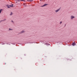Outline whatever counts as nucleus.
I'll list each match as a JSON object with an SVG mask.
<instances>
[{
    "label": "nucleus",
    "mask_w": 77,
    "mask_h": 77,
    "mask_svg": "<svg viewBox=\"0 0 77 77\" xmlns=\"http://www.w3.org/2000/svg\"><path fill=\"white\" fill-rule=\"evenodd\" d=\"M59 11H60V9H59L55 11V12L56 13H57V12H59Z\"/></svg>",
    "instance_id": "nucleus-1"
},
{
    "label": "nucleus",
    "mask_w": 77,
    "mask_h": 77,
    "mask_svg": "<svg viewBox=\"0 0 77 77\" xmlns=\"http://www.w3.org/2000/svg\"><path fill=\"white\" fill-rule=\"evenodd\" d=\"M75 18V17L74 16H71L70 18L72 20V19H73V18Z\"/></svg>",
    "instance_id": "nucleus-2"
},
{
    "label": "nucleus",
    "mask_w": 77,
    "mask_h": 77,
    "mask_svg": "<svg viewBox=\"0 0 77 77\" xmlns=\"http://www.w3.org/2000/svg\"><path fill=\"white\" fill-rule=\"evenodd\" d=\"M14 4H12V5H9V6H10V7H11V8H13V7H14Z\"/></svg>",
    "instance_id": "nucleus-3"
},
{
    "label": "nucleus",
    "mask_w": 77,
    "mask_h": 77,
    "mask_svg": "<svg viewBox=\"0 0 77 77\" xmlns=\"http://www.w3.org/2000/svg\"><path fill=\"white\" fill-rule=\"evenodd\" d=\"M47 4H44L42 6V7H44V6H47Z\"/></svg>",
    "instance_id": "nucleus-4"
},
{
    "label": "nucleus",
    "mask_w": 77,
    "mask_h": 77,
    "mask_svg": "<svg viewBox=\"0 0 77 77\" xmlns=\"http://www.w3.org/2000/svg\"><path fill=\"white\" fill-rule=\"evenodd\" d=\"M72 45L73 46H74V45H75V43H73L72 44Z\"/></svg>",
    "instance_id": "nucleus-5"
},
{
    "label": "nucleus",
    "mask_w": 77,
    "mask_h": 77,
    "mask_svg": "<svg viewBox=\"0 0 77 77\" xmlns=\"http://www.w3.org/2000/svg\"><path fill=\"white\" fill-rule=\"evenodd\" d=\"M24 30H23L21 32H20V33H24Z\"/></svg>",
    "instance_id": "nucleus-6"
},
{
    "label": "nucleus",
    "mask_w": 77,
    "mask_h": 77,
    "mask_svg": "<svg viewBox=\"0 0 77 77\" xmlns=\"http://www.w3.org/2000/svg\"><path fill=\"white\" fill-rule=\"evenodd\" d=\"M3 10L2 9H1L0 10V14H1V13L2 12V11Z\"/></svg>",
    "instance_id": "nucleus-7"
},
{
    "label": "nucleus",
    "mask_w": 77,
    "mask_h": 77,
    "mask_svg": "<svg viewBox=\"0 0 77 77\" xmlns=\"http://www.w3.org/2000/svg\"><path fill=\"white\" fill-rule=\"evenodd\" d=\"M12 14H13V13H12V12H11L10 15H12Z\"/></svg>",
    "instance_id": "nucleus-8"
},
{
    "label": "nucleus",
    "mask_w": 77,
    "mask_h": 77,
    "mask_svg": "<svg viewBox=\"0 0 77 77\" xmlns=\"http://www.w3.org/2000/svg\"><path fill=\"white\" fill-rule=\"evenodd\" d=\"M9 30H12V29L9 28Z\"/></svg>",
    "instance_id": "nucleus-9"
},
{
    "label": "nucleus",
    "mask_w": 77,
    "mask_h": 77,
    "mask_svg": "<svg viewBox=\"0 0 77 77\" xmlns=\"http://www.w3.org/2000/svg\"><path fill=\"white\" fill-rule=\"evenodd\" d=\"M10 6H8V8H10V7H9Z\"/></svg>",
    "instance_id": "nucleus-10"
},
{
    "label": "nucleus",
    "mask_w": 77,
    "mask_h": 77,
    "mask_svg": "<svg viewBox=\"0 0 77 77\" xmlns=\"http://www.w3.org/2000/svg\"><path fill=\"white\" fill-rule=\"evenodd\" d=\"M62 23V21L60 22V24H61Z\"/></svg>",
    "instance_id": "nucleus-11"
},
{
    "label": "nucleus",
    "mask_w": 77,
    "mask_h": 77,
    "mask_svg": "<svg viewBox=\"0 0 77 77\" xmlns=\"http://www.w3.org/2000/svg\"><path fill=\"white\" fill-rule=\"evenodd\" d=\"M11 22H12V23H14V21H13V20H12Z\"/></svg>",
    "instance_id": "nucleus-12"
},
{
    "label": "nucleus",
    "mask_w": 77,
    "mask_h": 77,
    "mask_svg": "<svg viewBox=\"0 0 77 77\" xmlns=\"http://www.w3.org/2000/svg\"><path fill=\"white\" fill-rule=\"evenodd\" d=\"M40 1L41 2V1H42V0H40Z\"/></svg>",
    "instance_id": "nucleus-13"
},
{
    "label": "nucleus",
    "mask_w": 77,
    "mask_h": 77,
    "mask_svg": "<svg viewBox=\"0 0 77 77\" xmlns=\"http://www.w3.org/2000/svg\"><path fill=\"white\" fill-rule=\"evenodd\" d=\"M23 1V0H22V1Z\"/></svg>",
    "instance_id": "nucleus-14"
},
{
    "label": "nucleus",
    "mask_w": 77,
    "mask_h": 77,
    "mask_svg": "<svg viewBox=\"0 0 77 77\" xmlns=\"http://www.w3.org/2000/svg\"><path fill=\"white\" fill-rule=\"evenodd\" d=\"M65 26H66V25H65Z\"/></svg>",
    "instance_id": "nucleus-15"
},
{
    "label": "nucleus",
    "mask_w": 77,
    "mask_h": 77,
    "mask_svg": "<svg viewBox=\"0 0 77 77\" xmlns=\"http://www.w3.org/2000/svg\"><path fill=\"white\" fill-rule=\"evenodd\" d=\"M6 19H5V20Z\"/></svg>",
    "instance_id": "nucleus-16"
}]
</instances>
